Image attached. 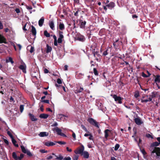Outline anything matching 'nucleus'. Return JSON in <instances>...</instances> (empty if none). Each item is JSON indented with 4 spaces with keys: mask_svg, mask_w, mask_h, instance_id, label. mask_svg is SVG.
<instances>
[{
    "mask_svg": "<svg viewBox=\"0 0 160 160\" xmlns=\"http://www.w3.org/2000/svg\"><path fill=\"white\" fill-rule=\"evenodd\" d=\"M159 145V143L158 142H154L151 144L150 148V150L151 152V155H152L154 153H156V157L158 158L160 156V148L155 147L158 146Z\"/></svg>",
    "mask_w": 160,
    "mask_h": 160,
    "instance_id": "1",
    "label": "nucleus"
},
{
    "mask_svg": "<svg viewBox=\"0 0 160 160\" xmlns=\"http://www.w3.org/2000/svg\"><path fill=\"white\" fill-rule=\"evenodd\" d=\"M152 95H144L143 96V99L141 100V101L142 102H146L149 101H151L152 98L155 97V96L154 94L152 93Z\"/></svg>",
    "mask_w": 160,
    "mask_h": 160,
    "instance_id": "2",
    "label": "nucleus"
},
{
    "mask_svg": "<svg viewBox=\"0 0 160 160\" xmlns=\"http://www.w3.org/2000/svg\"><path fill=\"white\" fill-rule=\"evenodd\" d=\"M88 121L91 124L95 126L98 128H99L98 123L92 118H89L88 120Z\"/></svg>",
    "mask_w": 160,
    "mask_h": 160,
    "instance_id": "3",
    "label": "nucleus"
},
{
    "mask_svg": "<svg viewBox=\"0 0 160 160\" xmlns=\"http://www.w3.org/2000/svg\"><path fill=\"white\" fill-rule=\"evenodd\" d=\"M53 131H55L57 132V134L58 135L63 137L66 136L64 134L62 133V130L57 127L53 128Z\"/></svg>",
    "mask_w": 160,
    "mask_h": 160,
    "instance_id": "4",
    "label": "nucleus"
},
{
    "mask_svg": "<svg viewBox=\"0 0 160 160\" xmlns=\"http://www.w3.org/2000/svg\"><path fill=\"white\" fill-rule=\"evenodd\" d=\"M112 97L116 102H118L119 104L122 103V100L123 98H122L116 95H114Z\"/></svg>",
    "mask_w": 160,
    "mask_h": 160,
    "instance_id": "5",
    "label": "nucleus"
},
{
    "mask_svg": "<svg viewBox=\"0 0 160 160\" xmlns=\"http://www.w3.org/2000/svg\"><path fill=\"white\" fill-rule=\"evenodd\" d=\"M63 32L62 31H59L58 34L59 37L58 39V42L59 43H61L62 42V39L63 38L64 36L63 35Z\"/></svg>",
    "mask_w": 160,
    "mask_h": 160,
    "instance_id": "6",
    "label": "nucleus"
},
{
    "mask_svg": "<svg viewBox=\"0 0 160 160\" xmlns=\"http://www.w3.org/2000/svg\"><path fill=\"white\" fill-rule=\"evenodd\" d=\"M84 147L82 145L80 148L75 150L74 151V152L76 154H81V155H82L84 152Z\"/></svg>",
    "mask_w": 160,
    "mask_h": 160,
    "instance_id": "7",
    "label": "nucleus"
},
{
    "mask_svg": "<svg viewBox=\"0 0 160 160\" xmlns=\"http://www.w3.org/2000/svg\"><path fill=\"white\" fill-rule=\"evenodd\" d=\"M57 117L58 119L62 121H64L66 120V118L68 117L67 116H65L62 114H58L57 115Z\"/></svg>",
    "mask_w": 160,
    "mask_h": 160,
    "instance_id": "8",
    "label": "nucleus"
},
{
    "mask_svg": "<svg viewBox=\"0 0 160 160\" xmlns=\"http://www.w3.org/2000/svg\"><path fill=\"white\" fill-rule=\"evenodd\" d=\"M26 65L25 64L20 65L19 67V68L21 69L22 72L24 73H26Z\"/></svg>",
    "mask_w": 160,
    "mask_h": 160,
    "instance_id": "9",
    "label": "nucleus"
},
{
    "mask_svg": "<svg viewBox=\"0 0 160 160\" xmlns=\"http://www.w3.org/2000/svg\"><path fill=\"white\" fill-rule=\"evenodd\" d=\"M135 122L138 125H141L143 123V122L139 118H136L134 119Z\"/></svg>",
    "mask_w": 160,
    "mask_h": 160,
    "instance_id": "10",
    "label": "nucleus"
},
{
    "mask_svg": "<svg viewBox=\"0 0 160 160\" xmlns=\"http://www.w3.org/2000/svg\"><path fill=\"white\" fill-rule=\"evenodd\" d=\"M93 53L94 57L96 58H98L100 56V55L99 54L98 50L94 49Z\"/></svg>",
    "mask_w": 160,
    "mask_h": 160,
    "instance_id": "11",
    "label": "nucleus"
},
{
    "mask_svg": "<svg viewBox=\"0 0 160 160\" xmlns=\"http://www.w3.org/2000/svg\"><path fill=\"white\" fill-rule=\"evenodd\" d=\"M86 22L85 21L80 20V27L81 28H84L85 25L86 24Z\"/></svg>",
    "mask_w": 160,
    "mask_h": 160,
    "instance_id": "12",
    "label": "nucleus"
},
{
    "mask_svg": "<svg viewBox=\"0 0 160 160\" xmlns=\"http://www.w3.org/2000/svg\"><path fill=\"white\" fill-rule=\"evenodd\" d=\"M49 25L50 28L53 30H54V24L53 21H49Z\"/></svg>",
    "mask_w": 160,
    "mask_h": 160,
    "instance_id": "13",
    "label": "nucleus"
},
{
    "mask_svg": "<svg viewBox=\"0 0 160 160\" xmlns=\"http://www.w3.org/2000/svg\"><path fill=\"white\" fill-rule=\"evenodd\" d=\"M81 155L83 156L84 158H88L89 157L88 152L86 151H84Z\"/></svg>",
    "mask_w": 160,
    "mask_h": 160,
    "instance_id": "14",
    "label": "nucleus"
},
{
    "mask_svg": "<svg viewBox=\"0 0 160 160\" xmlns=\"http://www.w3.org/2000/svg\"><path fill=\"white\" fill-rule=\"evenodd\" d=\"M115 6L114 3L111 2L109 4L107 5V7L110 9H112Z\"/></svg>",
    "mask_w": 160,
    "mask_h": 160,
    "instance_id": "15",
    "label": "nucleus"
},
{
    "mask_svg": "<svg viewBox=\"0 0 160 160\" xmlns=\"http://www.w3.org/2000/svg\"><path fill=\"white\" fill-rule=\"evenodd\" d=\"M28 115L32 121H36L37 120V119L36 118H35L34 115L32 114L29 113Z\"/></svg>",
    "mask_w": 160,
    "mask_h": 160,
    "instance_id": "16",
    "label": "nucleus"
},
{
    "mask_svg": "<svg viewBox=\"0 0 160 160\" xmlns=\"http://www.w3.org/2000/svg\"><path fill=\"white\" fill-rule=\"evenodd\" d=\"M49 135L48 133L46 132H41L39 134V136L41 137H44L45 136H48Z\"/></svg>",
    "mask_w": 160,
    "mask_h": 160,
    "instance_id": "17",
    "label": "nucleus"
},
{
    "mask_svg": "<svg viewBox=\"0 0 160 160\" xmlns=\"http://www.w3.org/2000/svg\"><path fill=\"white\" fill-rule=\"evenodd\" d=\"M52 155H54L56 157V158L55 159L57 160H62L63 159V157L61 155H59L58 156H57L55 155L54 153H52Z\"/></svg>",
    "mask_w": 160,
    "mask_h": 160,
    "instance_id": "18",
    "label": "nucleus"
},
{
    "mask_svg": "<svg viewBox=\"0 0 160 160\" xmlns=\"http://www.w3.org/2000/svg\"><path fill=\"white\" fill-rule=\"evenodd\" d=\"M44 22V18L43 17H42L38 21V24L40 27H42Z\"/></svg>",
    "mask_w": 160,
    "mask_h": 160,
    "instance_id": "19",
    "label": "nucleus"
},
{
    "mask_svg": "<svg viewBox=\"0 0 160 160\" xmlns=\"http://www.w3.org/2000/svg\"><path fill=\"white\" fill-rule=\"evenodd\" d=\"M55 144L54 143L50 142H47L45 143V145L47 146H52Z\"/></svg>",
    "mask_w": 160,
    "mask_h": 160,
    "instance_id": "20",
    "label": "nucleus"
},
{
    "mask_svg": "<svg viewBox=\"0 0 160 160\" xmlns=\"http://www.w3.org/2000/svg\"><path fill=\"white\" fill-rule=\"evenodd\" d=\"M59 28L61 30H63L65 29V26L62 23L60 22L59 25Z\"/></svg>",
    "mask_w": 160,
    "mask_h": 160,
    "instance_id": "21",
    "label": "nucleus"
},
{
    "mask_svg": "<svg viewBox=\"0 0 160 160\" xmlns=\"http://www.w3.org/2000/svg\"><path fill=\"white\" fill-rule=\"evenodd\" d=\"M110 131L108 129H106L104 131L105 133V138L107 139L108 137L109 136L108 132H110Z\"/></svg>",
    "mask_w": 160,
    "mask_h": 160,
    "instance_id": "22",
    "label": "nucleus"
},
{
    "mask_svg": "<svg viewBox=\"0 0 160 160\" xmlns=\"http://www.w3.org/2000/svg\"><path fill=\"white\" fill-rule=\"evenodd\" d=\"M48 117V114L43 113L41 114L39 116V117L42 118H47Z\"/></svg>",
    "mask_w": 160,
    "mask_h": 160,
    "instance_id": "23",
    "label": "nucleus"
},
{
    "mask_svg": "<svg viewBox=\"0 0 160 160\" xmlns=\"http://www.w3.org/2000/svg\"><path fill=\"white\" fill-rule=\"evenodd\" d=\"M32 32L33 35L35 36L36 34V30L35 28L33 26H32Z\"/></svg>",
    "mask_w": 160,
    "mask_h": 160,
    "instance_id": "24",
    "label": "nucleus"
},
{
    "mask_svg": "<svg viewBox=\"0 0 160 160\" xmlns=\"http://www.w3.org/2000/svg\"><path fill=\"white\" fill-rule=\"evenodd\" d=\"M46 52L49 53L51 52L52 50V48L51 47L49 46L48 44L47 45Z\"/></svg>",
    "mask_w": 160,
    "mask_h": 160,
    "instance_id": "25",
    "label": "nucleus"
},
{
    "mask_svg": "<svg viewBox=\"0 0 160 160\" xmlns=\"http://www.w3.org/2000/svg\"><path fill=\"white\" fill-rule=\"evenodd\" d=\"M160 76L159 75H157L155 79V81L157 83L160 82Z\"/></svg>",
    "mask_w": 160,
    "mask_h": 160,
    "instance_id": "26",
    "label": "nucleus"
},
{
    "mask_svg": "<svg viewBox=\"0 0 160 160\" xmlns=\"http://www.w3.org/2000/svg\"><path fill=\"white\" fill-rule=\"evenodd\" d=\"M53 38L54 39V44L55 46H57L58 42L57 40V37L55 35H54L53 36Z\"/></svg>",
    "mask_w": 160,
    "mask_h": 160,
    "instance_id": "27",
    "label": "nucleus"
},
{
    "mask_svg": "<svg viewBox=\"0 0 160 160\" xmlns=\"http://www.w3.org/2000/svg\"><path fill=\"white\" fill-rule=\"evenodd\" d=\"M12 157L15 160H18V157L17 156L16 153L15 152H13L12 153Z\"/></svg>",
    "mask_w": 160,
    "mask_h": 160,
    "instance_id": "28",
    "label": "nucleus"
},
{
    "mask_svg": "<svg viewBox=\"0 0 160 160\" xmlns=\"http://www.w3.org/2000/svg\"><path fill=\"white\" fill-rule=\"evenodd\" d=\"M78 40L80 41L83 42L85 40V38L83 36H81L78 38Z\"/></svg>",
    "mask_w": 160,
    "mask_h": 160,
    "instance_id": "29",
    "label": "nucleus"
},
{
    "mask_svg": "<svg viewBox=\"0 0 160 160\" xmlns=\"http://www.w3.org/2000/svg\"><path fill=\"white\" fill-rule=\"evenodd\" d=\"M12 143L14 144V145L16 147H18V144H16V141L15 139H14V138H13L12 139Z\"/></svg>",
    "mask_w": 160,
    "mask_h": 160,
    "instance_id": "30",
    "label": "nucleus"
},
{
    "mask_svg": "<svg viewBox=\"0 0 160 160\" xmlns=\"http://www.w3.org/2000/svg\"><path fill=\"white\" fill-rule=\"evenodd\" d=\"M44 34L46 37H49L50 36V34L48 32L47 30H45L44 32Z\"/></svg>",
    "mask_w": 160,
    "mask_h": 160,
    "instance_id": "31",
    "label": "nucleus"
},
{
    "mask_svg": "<svg viewBox=\"0 0 160 160\" xmlns=\"http://www.w3.org/2000/svg\"><path fill=\"white\" fill-rule=\"evenodd\" d=\"M6 62H10L12 64H13L14 63V62L12 60V59L11 57H9L8 59L6 60Z\"/></svg>",
    "mask_w": 160,
    "mask_h": 160,
    "instance_id": "32",
    "label": "nucleus"
},
{
    "mask_svg": "<svg viewBox=\"0 0 160 160\" xmlns=\"http://www.w3.org/2000/svg\"><path fill=\"white\" fill-rule=\"evenodd\" d=\"M21 147L22 152L24 153H26V152L28 150L26 149L23 146H21Z\"/></svg>",
    "mask_w": 160,
    "mask_h": 160,
    "instance_id": "33",
    "label": "nucleus"
},
{
    "mask_svg": "<svg viewBox=\"0 0 160 160\" xmlns=\"http://www.w3.org/2000/svg\"><path fill=\"white\" fill-rule=\"evenodd\" d=\"M119 147H120V145L119 144H116L115 146L114 150L115 151L117 150H118V148H119Z\"/></svg>",
    "mask_w": 160,
    "mask_h": 160,
    "instance_id": "34",
    "label": "nucleus"
},
{
    "mask_svg": "<svg viewBox=\"0 0 160 160\" xmlns=\"http://www.w3.org/2000/svg\"><path fill=\"white\" fill-rule=\"evenodd\" d=\"M81 127L82 129H83L84 130H85L86 132H89L88 131L87 128L83 125L82 124L81 125Z\"/></svg>",
    "mask_w": 160,
    "mask_h": 160,
    "instance_id": "35",
    "label": "nucleus"
},
{
    "mask_svg": "<svg viewBox=\"0 0 160 160\" xmlns=\"http://www.w3.org/2000/svg\"><path fill=\"white\" fill-rule=\"evenodd\" d=\"M24 107V105H22L20 106V109L21 112H22L23 110Z\"/></svg>",
    "mask_w": 160,
    "mask_h": 160,
    "instance_id": "36",
    "label": "nucleus"
},
{
    "mask_svg": "<svg viewBox=\"0 0 160 160\" xmlns=\"http://www.w3.org/2000/svg\"><path fill=\"white\" fill-rule=\"evenodd\" d=\"M26 153H27V154L29 156H32V155L30 152V151L28 150H27V151L26 152Z\"/></svg>",
    "mask_w": 160,
    "mask_h": 160,
    "instance_id": "37",
    "label": "nucleus"
},
{
    "mask_svg": "<svg viewBox=\"0 0 160 160\" xmlns=\"http://www.w3.org/2000/svg\"><path fill=\"white\" fill-rule=\"evenodd\" d=\"M26 153H27V154L29 156H32V155L30 152V151L28 150H27V151L26 152Z\"/></svg>",
    "mask_w": 160,
    "mask_h": 160,
    "instance_id": "38",
    "label": "nucleus"
},
{
    "mask_svg": "<svg viewBox=\"0 0 160 160\" xmlns=\"http://www.w3.org/2000/svg\"><path fill=\"white\" fill-rule=\"evenodd\" d=\"M93 72L94 74L95 75H98V71L96 68H93Z\"/></svg>",
    "mask_w": 160,
    "mask_h": 160,
    "instance_id": "39",
    "label": "nucleus"
},
{
    "mask_svg": "<svg viewBox=\"0 0 160 160\" xmlns=\"http://www.w3.org/2000/svg\"><path fill=\"white\" fill-rule=\"evenodd\" d=\"M7 134L10 137L11 139L13 138L12 135L9 131L7 132Z\"/></svg>",
    "mask_w": 160,
    "mask_h": 160,
    "instance_id": "40",
    "label": "nucleus"
},
{
    "mask_svg": "<svg viewBox=\"0 0 160 160\" xmlns=\"http://www.w3.org/2000/svg\"><path fill=\"white\" fill-rule=\"evenodd\" d=\"M57 143H58V144H65L66 143V142H62V141H58L56 142Z\"/></svg>",
    "mask_w": 160,
    "mask_h": 160,
    "instance_id": "41",
    "label": "nucleus"
},
{
    "mask_svg": "<svg viewBox=\"0 0 160 160\" xmlns=\"http://www.w3.org/2000/svg\"><path fill=\"white\" fill-rule=\"evenodd\" d=\"M72 132V136L74 139V140H75L76 139V136L75 133L72 130H71Z\"/></svg>",
    "mask_w": 160,
    "mask_h": 160,
    "instance_id": "42",
    "label": "nucleus"
},
{
    "mask_svg": "<svg viewBox=\"0 0 160 160\" xmlns=\"http://www.w3.org/2000/svg\"><path fill=\"white\" fill-rule=\"evenodd\" d=\"M24 157V155L23 154H21L20 156L18 157V160H21Z\"/></svg>",
    "mask_w": 160,
    "mask_h": 160,
    "instance_id": "43",
    "label": "nucleus"
},
{
    "mask_svg": "<svg viewBox=\"0 0 160 160\" xmlns=\"http://www.w3.org/2000/svg\"><path fill=\"white\" fill-rule=\"evenodd\" d=\"M139 96V94L138 92H136L134 94V97L136 98H138V97Z\"/></svg>",
    "mask_w": 160,
    "mask_h": 160,
    "instance_id": "44",
    "label": "nucleus"
},
{
    "mask_svg": "<svg viewBox=\"0 0 160 160\" xmlns=\"http://www.w3.org/2000/svg\"><path fill=\"white\" fill-rule=\"evenodd\" d=\"M57 82L59 84H61L62 83V81L60 78H58L57 79Z\"/></svg>",
    "mask_w": 160,
    "mask_h": 160,
    "instance_id": "45",
    "label": "nucleus"
},
{
    "mask_svg": "<svg viewBox=\"0 0 160 160\" xmlns=\"http://www.w3.org/2000/svg\"><path fill=\"white\" fill-rule=\"evenodd\" d=\"M146 137L148 138H153V137L149 134H148L146 135Z\"/></svg>",
    "mask_w": 160,
    "mask_h": 160,
    "instance_id": "46",
    "label": "nucleus"
},
{
    "mask_svg": "<svg viewBox=\"0 0 160 160\" xmlns=\"http://www.w3.org/2000/svg\"><path fill=\"white\" fill-rule=\"evenodd\" d=\"M78 155H75L73 158V160H78Z\"/></svg>",
    "mask_w": 160,
    "mask_h": 160,
    "instance_id": "47",
    "label": "nucleus"
},
{
    "mask_svg": "<svg viewBox=\"0 0 160 160\" xmlns=\"http://www.w3.org/2000/svg\"><path fill=\"white\" fill-rule=\"evenodd\" d=\"M64 160H71V158L70 157L65 158L63 159Z\"/></svg>",
    "mask_w": 160,
    "mask_h": 160,
    "instance_id": "48",
    "label": "nucleus"
},
{
    "mask_svg": "<svg viewBox=\"0 0 160 160\" xmlns=\"http://www.w3.org/2000/svg\"><path fill=\"white\" fill-rule=\"evenodd\" d=\"M4 142L7 145H8L9 144V142L8 140L6 139H4Z\"/></svg>",
    "mask_w": 160,
    "mask_h": 160,
    "instance_id": "49",
    "label": "nucleus"
},
{
    "mask_svg": "<svg viewBox=\"0 0 160 160\" xmlns=\"http://www.w3.org/2000/svg\"><path fill=\"white\" fill-rule=\"evenodd\" d=\"M27 24V23H26L25 25H24V26L23 27L22 29L23 30L26 31L27 30V29L26 28V26Z\"/></svg>",
    "mask_w": 160,
    "mask_h": 160,
    "instance_id": "50",
    "label": "nucleus"
},
{
    "mask_svg": "<svg viewBox=\"0 0 160 160\" xmlns=\"http://www.w3.org/2000/svg\"><path fill=\"white\" fill-rule=\"evenodd\" d=\"M108 50H106L105 51H104L103 53V55L104 56H106L108 54V53L107 52Z\"/></svg>",
    "mask_w": 160,
    "mask_h": 160,
    "instance_id": "51",
    "label": "nucleus"
},
{
    "mask_svg": "<svg viewBox=\"0 0 160 160\" xmlns=\"http://www.w3.org/2000/svg\"><path fill=\"white\" fill-rule=\"evenodd\" d=\"M83 90V88H80V89L77 91L78 92H81Z\"/></svg>",
    "mask_w": 160,
    "mask_h": 160,
    "instance_id": "52",
    "label": "nucleus"
},
{
    "mask_svg": "<svg viewBox=\"0 0 160 160\" xmlns=\"http://www.w3.org/2000/svg\"><path fill=\"white\" fill-rule=\"evenodd\" d=\"M42 102L47 103H49V100H44Z\"/></svg>",
    "mask_w": 160,
    "mask_h": 160,
    "instance_id": "53",
    "label": "nucleus"
},
{
    "mask_svg": "<svg viewBox=\"0 0 160 160\" xmlns=\"http://www.w3.org/2000/svg\"><path fill=\"white\" fill-rule=\"evenodd\" d=\"M89 139L90 140H93V136L91 134H90V135L89 136Z\"/></svg>",
    "mask_w": 160,
    "mask_h": 160,
    "instance_id": "54",
    "label": "nucleus"
},
{
    "mask_svg": "<svg viewBox=\"0 0 160 160\" xmlns=\"http://www.w3.org/2000/svg\"><path fill=\"white\" fill-rule=\"evenodd\" d=\"M26 8L28 10H31L32 9V8L31 6H26Z\"/></svg>",
    "mask_w": 160,
    "mask_h": 160,
    "instance_id": "55",
    "label": "nucleus"
},
{
    "mask_svg": "<svg viewBox=\"0 0 160 160\" xmlns=\"http://www.w3.org/2000/svg\"><path fill=\"white\" fill-rule=\"evenodd\" d=\"M58 124L57 122L54 123L53 124L51 125L52 127H56L58 125Z\"/></svg>",
    "mask_w": 160,
    "mask_h": 160,
    "instance_id": "56",
    "label": "nucleus"
},
{
    "mask_svg": "<svg viewBox=\"0 0 160 160\" xmlns=\"http://www.w3.org/2000/svg\"><path fill=\"white\" fill-rule=\"evenodd\" d=\"M52 156L50 155V156H48V157H47V160H50V159H52Z\"/></svg>",
    "mask_w": 160,
    "mask_h": 160,
    "instance_id": "57",
    "label": "nucleus"
},
{
    "mask_svg": "<svg viewBox=\"0 0 160 160\" xmlns=\"http://www.w3.org/2000/svg\"><path fill=\"white\" fill-rule=\"evenodd\" d=\"M44 72L45 73H47L49 72V71L46 68H45L44 70Z\"/></svg>",
    "mask_w": 160,
    "mask_h": 160,
    "instance_id": "58",
    "label": "nucleus"
},
{
    "mask_svg": "<svg viewBox=\"0 0 160 160\" xmlns=\"http://www.w3.org/2000/svg\"><path fill=\"white\" fill-rule=\"evenodd\" d=\"M15 11L16 12V13H18L20 12V11L19 9L18 8H16L15 9Z\"/></svg>",
    "mask_w": 160,
    "mask_h": 160,
    "instance_id": "59",
    "label": "nucleus"
},
{
    "mask_svg": "<svg viewBox=\"0 0 160 160\" xmlns=\"http://www.w3.org/2000/svg\"><path fill=\"white\" fill-rule=\"evenodd\" d=\"M3 28V26L2 22H0V29H2Z\"/></svg>",
    "mask_w": 160,
    "mask_h": 160,
    "instance_id": "60",
    "label": "nucleus"
},
{
    "mask_svg": "<svg viewBox=\"0 0 160 160\" xmlns=\"http://www.w3.org/2000/svg\"><path fill=\"white\" fill-rule=\"evenodd\" d=\"M33 51H34V48L32 47H31L30 48V52L31 53H32V52H33Z\"/></svg>",
    "mask_w": 160,
    "mask_h": 160,
    "instance_id": "61",
    "label": "nucleus"
},
{
    "mask_svg": "<svg viewBox=\"0 0 160 160\" xmlns=\"http://www.w3.org/2000/svg\"><path fill=\"white\" fill-rule=\"evenodd\" d=\"M67 150L69 152H71L72 151V149H69L68 147H67L66 148Z\"/></svg>",
    "mask_w": 160,
    "mask_h": 160,
    "instance_id": "62",
    "label": "nucleus"
},
{
    "mask_svg": "<svg viewBox=\"0 0 160 160\" xmlns=\"http://www.w3.org/2000/svg\"><path fill=\"white\" fill-rule=\"evenodd\" d=\"M157 140L158 141L159 144H160V137L156 138Z\"/></svg>",
    "mask_w": 160,
    "mask_h": 160,
    "instance_id": "63",
    "label": "nucleus"
},
{
    "mask_svg": "<svg viewBox=\"0 0 160 160\" xmlns=\"http://www.w3.org/2000/svg\"><path fill=\"white\" fill-rule=\"evenodd\" d=\"M142 76L144 77H147L148 76H147L144 72H142Z\"/></svg>",
    "mask_w": 160,
    "mask_h": 160,
    "instance_id": "64",
    "label": "nucleus"
}]
</instances>
